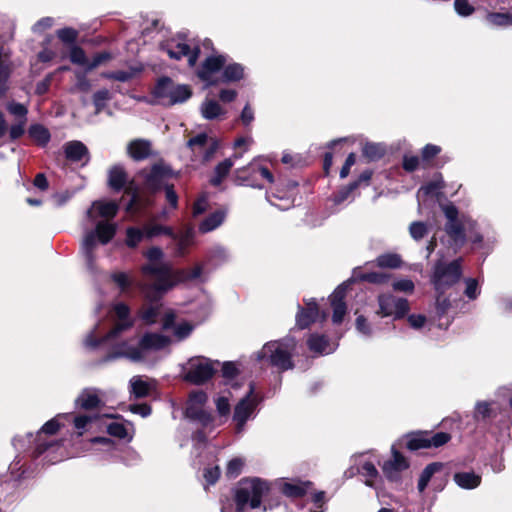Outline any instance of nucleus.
I'll return each instance as SVG.
<instances>
[{
    "label": "nucleus",
    "mask_w": 512,
    "mask_h": 512,
    "mask_svg": "<svg viewBox=\"0 0 512 512\" xmlns=\"http://www.w3.org/2000/svg\"><path fill=\"white\" fill-rule=\"evenodd\" d=\"M465 228V223L460 220L447 222L445 226L446 233L457 247H461L465 243Z\"/></svg>",
    "instance_id": "nucleus-33"
},
{
    "label": "nucleus",
    "mask_w": 512,
    "mask_h": 512,
    "mask_svg": "<svg viewBox=\"0 0 512 512\" xmlns=\"http://www.w3.org/2000/svg\"><path fill=\"white\" fill-rule=\"evenodd\" d=\"M170 343V339L158 333L145 334L139 345L136 347L129 346L127 343H122L118 346L116 355L126 357L132 361H140L144 358V353L147 350H160Z\"/></svg>",
    "instance_id": "nucleus-4"
},
{
    "label": "nucleus",
    "mask_w": 512,
    "mask_h": 512,
    "mask_svg": "<svg viewBox=\"0 0 512 512\" xmlns=\"http://www.w3.org/2000/svg\"><path fill=\"white\" fill-rule=\"evenodd\" d=\"M109 59H111V55L109 53L100 52L94 55L93 59L89 61L84 50L78 46H74L70 51L71 62L83 66L87 70H92Z\"/></svg>",
    "instance_id": "nucleus-19"
},
{
    "label": "nucleus",
    "mask_w": 512,
    "mask_h": 512,
    "mask_svg": "<svg viewBox=\"0 0 512 512\" xmlns=\"http://www.w3.org/2000/svg\"><path fill=\"white\" fill-rule=\"evenodd\" d=\"M253 144V138L251 136H241L238 137L234 142V150L233 154L234 159H239L243 156L245 152L249 150L251 145Z\"/></svg>",
    "instance_id": "nucleus-45"
},
{
    "label": "nucleus",
    "mask_w": 512,
    "mask_h": 512,
    "mask_svg": "<svg viewBox=\"0 0 512 512\" xmlns=\"http://www.w3.org/2000/svg\"><path fill=\"white\" fill-rule=\"evenodd\" d=\"M441 152V148L437 145L428 144L421 152L423 161H430Z\"/></svg>",
    "instance_id": "nucleus-59"
},
{
    "label": "nucleus",
    "mask_w": 512,
    "mask_h": 512,
    "mask_svg": "<svg viewBox=\"0 0 512 512\" xmlns=\"http://www.w3.org/2000/svg\"><path fill=\"white\" fill-rule=\"evenodd\" d=\"M218 147V141L216 139L211 138L208 145L205 147L202 155L200 156L202 158V161L208 162L214 156Z\"/></svg>",
    "instance_id": "nucleus-58"
},
{
    "label": "nucleus",
    "mask_w": 512,
    "mask_h": 512,
    "mask_svg": "<svg viewBox=\"0 0 512 512\" xmlns=\"http://www.w3.org/2000/svg\"><path fill=\"white\" fill-rule=\"evenodd\" d=\"M233 165L234 162L232 158H227L220 162L214 169L213 175L210 179V183L213 186H219L224 181L226 176L229 174Z\"/></svg>",
    "instance_id": "nucleus-36"
},
{
    "label": "nucleus",
    "mask_w": 512,
    "mask_h": 512,
    "mask_svg": "<svg viewBox=\"0 0 512 512\" xmlns=\"http://www.w3.org/2000/svg\"><path fill=\"white\" fill-rule=\"evenodd\" d=\"M146 238H153L161 234L174 236V231L170 227L154 223H147L143 226Z\"/></svg>",
    "instance_id": "nucleus-43"
},
{
    "label": "nucleus",
    "mask_w": 512,
    "mask_h": 512,
    "mask_svg": "<svg viewBox=\"0 0 512 512\" xmlns=\"http://www.w3.org/2000/svg\"><path fill=\"white\" fill-rule=\"evenodd\" d=\"M451 439L450 434L445 432H420L411 436L407 442V447L410 450H419L427 448H439Z\"/></svg>",
    "instance_id": "nucleus-10"
},
{
    "label": "nucleus",
    "mask_w": 512,
    "mask_h": 512,
    "mask_svg": "<svg viewBox=\"0 0 512 512\" xmlns=\"http://www.w3.org/2000/svg\"><path fill=\"white\" fill-rule=\"evenodd\" d=\"M304 501L313 503L317 509L322 508L325 503V493L315 492L314 487L312 486L311 492L304 498Z\"/></svg>",
    "instance_id": "nucleus-52"
},
{
    "label": "nucleus",
    "mask_w": 512,
    "mask_h": 512,
    "mask_svg": "<svg viewBox=\"0 0 512 512\" xmlns=\"http://www.w3.org/2000/svg\"><path fill=\"white\" fill-rule=\"evenodd\" d=\"M326 314H320L316 302L311 301L306 304L305 308H300L296 316V324L300 329L308 328L312 323L326 319Z\"/></svg>",
    "instance_id": "nucleus-20"
},
{
    "label": "nucleus",
    "mask_w": 512,
    "mask_h": 512,
    "mask_svg": "<svg viewBox=\"0 0 512 512\" xmlns=\"http://www.w3.org/2000/svg\"><path fill=\"white\" fill-rule=\"evenodd\" d=\"M295 347V341L290 338L281 341H271L263 346L259 353V358L285 371L293 367L291 358Z\"/></svg>",
    "instance_id": "nucleus-3"
},
{
    "label": "nucleus",
    "mask_w": 512,
    "mask_h": 512,
    "mask_svg": "<svg viewBox=\"0 0 512 512\" xmlns=\"http://www.w3.org/2000/svg\"><path fill=\"white\" fill-rule=\"evenodd\" d=\"M244 77V68L239 64H230L224 67L222 80L224 82H236Z\"/></svg>",
    "instance_id": "nucleus-41"
},
{
    "label": "nucleus",
    "mask_w": 512,
    "mask_h": 512,
    "mask_svg": "<svg viewBox=\"0 0 512 512\" xmlns=\"http://www.w3.org/2000/svg\"><path fill=\"white\" fill-rule=\"evenodd\" d=\"M482 477L473 471H463L454 474L455 483L463 489H475L481 484Z\"/></svg>",
    "instance_id": "nucleus-32"
},
{
    "label": "nucleus",
    "mask_w": 512,
    "mask_h": 512,
    "mask_svg": "<svg viewBox=\"0 0 512 512\" xmlns=\"http://www.w3.org/2000/svg\"><path fill=\"white\" fill-rule=\"evenodd\" d=\"M419 162L418 156L405 155L403 158V168L408 172L415 171L419 166Z\"/></svg>",
    "instance_id": "nucleus-61"
},
{
    "label": "nucleus",
    "mask_w": 512,
    "mask_h": 512,
    "mask_svg": "<svg viewBox=\"0 0 512 512\" xmlns=\"http://www.w3.org/2000/svg\"><path fill=\"white\" fill-rule=\"evenodd\" d=\"M57 36L62 42L72 44L76 41L78 32L73 28H63L57 31Z\"/></svg>",
    "instance_id": "nucleus-53"
},
{
    "label": "nucleus",
    "mask_w": 512,
    "mask_h": 512,
    "mask_svg": "<svg viewBox=\"0 0 512 512\" xmlns=\"http://www.w3.org/2000/svg\"><path fill=\"white\" fill-rule=\"evenodd\" d=\"M130 388L135 398H144L149 396L156 389V381L144 379L141 376H135L130 380Z\"/></svg>",
    "instance_id": "nucleus-26"
},
{
    "label": "nucleus",
    "mask_w": 512,
    "mask_h": 512,
    "mask_svg": "<svg viewBox=\"0 0 512 512\" xmlns=\"http://www.w3.org/2000/svg\"><path fill=\"white\" fill-rule=\"evenodd\" d=\"M258 178L264 179L269 183L273 182V175L269 169L258 164L256 161H253L245 168L235 171V179L239 184H250L258 180Z\"/></svg>",
    "instance_id": "nucleus-14"
},
{
    "label": "nucleus",
    "mask_w": 512,
    "mask_h": 512,
    "mask_svg": "<svg viewBox=\"0 0 512 512\" xmlns=\"http://www.w3.org/2000/svg\"><path fill=\"white\" fill-rule=\"evenodd\" d=\"M245 466V460L241 457L231 459L226 467V476L228 478L238 477Z\"/></svg>",
    "instance_id": "nucleus-47"
},
{
    "label": "nucleus",
    "mask_w": 512,
    "mask_h": 512,
    "mask_svg": "<svg viewBox=\"0 0 512 512\" xmlns=\"http://www.w3.org/2000/svg\"><path fill=\"white\" fill-rule=\"evenodd\" d=\"M127 152L134 160L146 159L151 154V143L143 139L133 140L129 143Z\"/></svg>",
    "instance_id": "nucleus-31"
},
{
    "label": "nucleus",
    "mask_w": 512,
    "mask_h": 512,
    "mask_svg": "<svg viewBox=\"0 0 512 512\" xmlns=\"http://www.w3.org/2000/svg\"><path fill=\"white\" fill-rule=\"evenodd\" d=\"M454 8L462 17H468L475 12L474 6L468 0H455Z\"/></svg>",
    "instance_id": "nucleus-50"
},
{
    "label": "nucleus",
    "mask_w": 512,
    "mask_h": 512,
    "mask_svg": "<svg viewBox=\"0 0 512 512\" xmlns=\"http://www.w3.org/2000/svg\"><path fill=\"white\" fill-rule=\"evenodd\" d=\"M175 317L174 311L168 310L162 319V327L165 330L173 329L174 336L178 340H182L189 336L193 330V326L187 321H182L175 325Z\"/></svg>",
    "instance_id": "nucleus-22"
},
{
    "label": "nucleus",
    "mask_w": 512,
    "mask_h": 512,
    "mask_svg": "<svg viewBox=\"0 0 512 512\" xmlns=\"http://www.w3.org/2000/svg\"><path fill=\"white\" fill-rule=\"evenodd\" d=\"M201 112L203 117L209 120L225 113L221 105L215 100H206L201 106Z\"/></svg>",
    "instance_id": "nucleus-39"
},
{
    "label": "nucleus",
    "mask_w": 512,
    "mask_h": 512,
    "mask_svg": "<svg viewBox=\"0 0 512 512\" xmlns=\"http://www.w3.org/2000/svg\"><path fill=\"white\" fill-rule=\"evenodd\" d=\"M224 218L225 214L222 211L212 213L199 225L200 232L207 233L216 229L223 223Z\"/></svg>",
    "instance_id": "nucleus-38"
},
{
    "label": "nucleus",
    "mask_w": 512,
    "mask_h": 512,
    "mask_svg": "<svg viewBox=\"0 0 512 512\" xmlns=\"http://www.w3.org/2000/svg\"><path fill=\"white\" fill-rule=\"evenodd\" d=\"M270 495L271 486L268 482L259 478L242 479L234 491L235 510L233 512H250L260 508L262 503L263 510L266 511L268 506L265 503ZM222 512L232 511L223 506Z\"/></svg>",
    "instance_id": "nucleus-2"
},
{
    "label": "nucleus",
    "mask_w": 512,
    "mask_h": 512,
    "mask_svg": "<svg viewBox=\"0 0 512 512\" xmlns=\"http://www.w3.org/2000/svg\"><path fill=\"white\" fill-rule=\"evenodd\" d=\"M216 408L221 416H227L230 412V404L227 397L221 396L216 400Z\"/></svg>",
    "instance_id": "nucleus-63"
},
{
    "label": "nucleus",
    "mask_w": 512,
    "mask_h": 512,
    "mask_svg": "<svg viewBox=\"0 0 512 512\" xmlns=\"http://www.w3.org/2000/svg\"><path fill=\"white\" fill-rule=\"evenodd\" d=\"M113 328L107 334V339L116 338L122 332L130 329L134 321L130 316V308L124 303H117L112 310Z\"/></svg>",
    "instance_id": "nucleus-13"
},
{
    "label": "nucleus",
    "mask_w": 512,
    "mask_h": 512,
    "mask_svg": "<svg viewBox=\"0 0 512 512\" xmlns=\"http://www.w3.org/2000/svg\"><path fill=\"white\" fill-rule=\"evenodd\" d=\"M280 490L285 496L293 500H304L312 490V482L298 480L285 481L281 484Z\"/></svg>",
    "instance_id": "nucleus-21"
},
{
    "label": "nucleus",
    "mask_w": 512,
    "mask_h": 512,
    "mask_svg": "<svg viewBox=\"0 0 512 512\" xmlns=\"http://www.w3.org/2000/svg\"><path fill=\"white\" fill-rule=\"evenodd\" d=\"M497 4H508V12H488L486 14V21L491 26L507 27L512 26V0H496Z\"/></svg>",
    "instance_id": "nucleus-25"
},
{
    "label": "nucleus",
    "mask_w": 512,
    "mask_h": 512,
    "mask_svg": "<svg viewBox=\"0 0 512 512\" xmlns=\"http://www.w3.org/2000/svg\"><path fill=\"white\" fill-rule=\"evenodd\" d=\"M117 232V224L112 221H98L94 231L88 232L82 243V249L88 258L96 247V241L102 245L108 244Z\"/></svg>",
    "instance_id": "nucleus-6"
},
{
    "label": "nucleus",
    "mask_w": 512,
    "mask_h": 512,
    "mask_svg": "<svg viewBox=\"0 0 512 512\" xmlns=\"http://www.w3.org/2000/svg\"><path fill=\"white\" fill-rule=\"evenodd\" d=\"M160 299L161 298L157 300L146 299L149 303L144 304L139 309L138 316L146 324L151 325L157 322L162 307V305L158 303Z\"/></svg>",
    "instance_id": "nucleus-28"
},
{
    "label": "nucleus",
    "mask_w": 512,
    "mask_h": 512,
    "mask_svg": "<svg viewBox=\"0 0 512 512\" xmlns=\"http://www.w3.org/2000/svg\"><path fill=\"white\" fill-rule=\"evenodd\" d=\"M213 373V365L208 359L194 358L188 362L185 377L194 384H201L209 380Z\"/></svg>",
    "instance_id": "nucleus-12"
},
{
    "label": "nucleus",
    "mask_w": 512,
    "mask_h": 512,
    "mask_svg": "<svg viewBox=\"0 0 512 512\" xmlns=\"http://www.w3.org/2000/svg\"><path fill=\"white\" fill-rule=\"evenodd\" d=\"M144 256L150 263L141 267L144 276L154 277L152 283H140L139 288L144 298L157 300L162 298L169 290L181 283L199 278L203 267L201 264L189 269H173L169 263L154 264L162 259L163 251L159 247H151L144 252Z\"/></svg>",
    "instance_id": "nucleus-1"
},
{
    "label": "nucleus",
    "mask_w": 512,
    "mask_h": 512,
    "mask_svg": "<svg viewBox=\"0 0 512 512\" xmlns=\"http://www.w3.org/2000/svg\"><path fill=\"white\" fill-rule=\"evenodd\" d=\"M361 279L373 284H382L388 280V275L380 272H366Z\"/></svg>",
    "instance_id": "nucleus-55"
},
{
    "label": "nucleus",
    "mask_w": 512,
    "mask_h": 512,
    "mask_svg": "<svg viewBox=\"0 0 512 512\" xmlns=\"http://www.w3.org/2000/svg\"><path fill=\"white\" fill-rule=\"evenodd\" d=\"M7 110L12 115L19 117L22 120H26V115H27L28 111H27V108L23 104L11 102L8 104Z\"/></svg>",
    "instance_id": "nucleus-57"
},
{
    "label": "nucleus",
    "mask_w": 512,
    "mask_h": 512,
    "mask_svg": "<svg viewBox=\"0 0 512 512\" xmlns=\"http://www.w3.org/2000/svg\"><path fill=\"white\" fill-rule=\"evenodd\" d=\"M111 277L122 293H127L133 284V279L125 272H115Z\"/></svg>",
    "instance_id": "nucleus-48"
},
{
    "label": "nucleus",
    "mask_w": 512,
    "mask_h": 512,
    "mask_svg": "<svg viewBox=\"0 0 512 512\" xmlns=\"http://www.w3.org/2000/svg\"><path fill=\"white\" fill-rule=\"evenodd\" d=\"M8 58V54L4 52L2 47H0V85L6 82L10 73V68L6 65Z\"/></svg>",
    "instance_id": "nucleus-54"
},
{
    "label": "nucleus",
    "mask_w": 512,
    "mask_h": 512,
    "mask_svg": "<svg viewBox=\"0 0 512 512\" xmlns=\"http://www.w3.org/2000/svg\"><path fill=\"white\" fill-rule=\"evenodd\" d=\"M427 233V227L422 222H413L410 225V234L415 240L422 239Z\"/></svg>",
    "instance_id": "nucleus-56"
},
{
    "label": "nucleus",
    "mask_w": 512,
    "mask_h": 512,
    "mask_svg": "<svg viewBox=\"0 0 512 512\" xmlns=\"http://www.w3.org/2000/svg\"><path fill=\"white\" fill-rule=\"evenodd\" d=\"M360 473L366 477L365 483L369 486L373 485V481L378 475L376 467L371 462H364L360 467Z\"/></svg>",
    "instance_id": "nucleus-49"
},
{
    "label": "nucleus",
    "mask_w": 512,
    "mask_h": 512,
    "mask_svg": "<svg viewBox=\"0 0 512 512\" xmlns=\"http://www.w3.org/2000/svg\"><path fill=\"white\" fill-rule=\"evenodd\" d=\"M139 175L143 177L147 189L157 191L168 184L171 171L163 165L156 164L149 170H142Z\"/></svg>",
    "instance_id": "nucleus-15"
},
{
    "label": "nucleus",
    "mask_w": 512,
    "mask_h": 512,
    "mask_svg": "<svg viewBox=\"0 0 512 512\" xmlns=\"http://www.w3.org/2000/svg\"><path fill=\"white\" fill-rule=\"evenodd\" d=\"M171 237L177 241V255L183 256L186 254L188 247L193 242V228L187 227L179 235L174 233V236Z\"/></svg>",
    "instance_id": "nucleus-37"
},
{
    "label": "nucleus",
    "mask_w": 512,
    "mask_h": 512,
    "mask_svg": "<svg viewBox=\"0 0 512 512\" xmlns=\"http://www.w3.org/2000/svg\"><path fill=\"white\" fill-rule=\"evenodd\" d=\"M211 138L207 136L205 133L198 134L195 137H192L188 141V146L192 150L195 157H200L205 149V147L208 145Z\"/></svg>",
    "instance_id": "nucleus-42"
},
{
    "label": "nucleus",
    "mask_w": 512,
    "mask_h": 512,
    "mask_svg": "<svg viewBox=\"0 0 512 512\" xmlns=\"http://www.w3.org/2000/svg\"><path fill=\"white\" fill-rule=\"evenodd\" d=\"M345 290L337 288L330 296V303L333 310L332 320L335 324H340L347 312V307L344 301Z\"/></svg>",
    "instance_id": "nucleus-24"
},
{
    "label": "nucleus",
    "mask_w": 512,
    "mask_h": 512,
    "mask_svg": "<svg viewBox=\"0 0 512 512\" xmlns=\"http://www.w3.org/2000/svg\"><path fill=\"white\" fill-rule=\"evenodd\" d=\"M462 259H457L449 264L439 262L435 266L432 282L435 289L443 292L446 288L457 283L462 274Z\"/></svg>",
    "instance_id": "nucleus-7"
},
{
    "label": "nucleus",
    "mask_w": 512,
    "mask_h": 512,
    "mask_svg": "<svg viewBox=\"0 0 512 512\" xmlns=\"http://www.w3.org/2000/svg\"><path fill=\"white\" fill-rule=\"evenodd\" d=\"M379 309L377 315L381 317L392 316L400 319L409 311V303L404 298H396L392 294H382L378 297Z\"/></svg>",
    "instance_id": "nucleus-9"
},
{
    "label": "nucleus",
    "mask_w": 512,
    "mask_h": 512,
    "mask_svg": "<svg viewBox=\"0 0 512 512\" xmlns=\"http://www.w3.org/2000/svg\"><path fill=\"white\" fill-rule=\"evenodd\" d=\"M77 404L85 409H95L101 404L100 392L96 389H85L77 399Z\"/></svg>",
    "instance_id": "nucleus-34"
},
{
    "label": "nucleus",
    "mask_w": 512,
    "mask_h": 512,
    "mask_svg": "<svg viewBox=\"0 0 512 512\" xmlns=\"http://www.w3.org/2000/svg\"><path fill=\"white\" fill-rule=\"evenodd\" d=\"M107 432L116 438L131 441L134 435V426L131 422H112L107 427Z\"/></svg>",
    "instance_id": "nucleus-30"
},
{
    "label": "nucleus",
    "mask_w": 512,
    "mask_h": 512,
    "mask_svg": "<svg viewBox=\"0 0 512 512\" xmlns=\"http://www.w3.org/2000/svg\"><path fill=\"white\" fill-rule=\"evenodd\" d=\"M309 349L314 353L329 354L333 351V347L328 339L323 335L313 334L307 341Z\"/></svg>",
    "instance_id": "nucleus-35"
},
{
    "label": "nucleus",
    "mask_w": 512,
    "mask_h": 512,
    "mask_svg": "<svg viewBox=\"0 0 512 512\" xmlns=\"http://www.w3.org/2000/svg\"><path fill=\"white\" fill-rule=\"evenodd\" d=\"M60 429V424H59V421L57 418H54L48 422H46L42 429H41V432L39 434V436H41V434H47V435H53L55 434L58 430Z\"/></svg>",
    "instance_id": "nucleus-62"
},
{
    "label": "nucleus",
    "mask_w": 512,
    "mask_h": 512,
    "mask_svg": "<svg viewBox=\"0 0 512 512\" xmlns=\"http://www.w3.org/2000/svg\"><path fill=\"white\" fill-rule=\"evenodd\" d=\"M465 294L469 299H475L479 294L478 283L475 279H468L466 281Z\"/></svg>",
    "instance_id": "nucleus-64"
},
{
    "label": "nucleus",
    "mask_w": 512,
    "mask_h": 512,
    "mask_svg": "<svg viewBox=\"0 0 512 512\" xmlns=\"http://www.w3.org/2000/svg\"><path fill=\"white\" fill-rule=\"evenodd\" d=\"M256 403L250 396L242 399L235 407L234 420L239 427H242L248 418L252 415Z\"/></svg>",
    "instance_id": "nucleus-27"
},
{
    "label": "nucleus",
    "mask_w": 512,
    "mask_h": 512,
    "mask_svg": "<svg viewBox=\"0 0 512 512\" xmlns=\"http://www.w3.org/2000/svg\"><path fill=\"white\" fill-rule=\"evenodd\" d=\"M401 258L397 254H383L376 259V263L382 268H398L401 266Z\"/></svg>",
    "instance_id": "nucleus-46"
},
{
    "label": "nucleus",
    "mask_w": 512,
    "mask_h": 512,
    "mask_svg": "<svg viewBox=\"0 0 512 512\" xmlns=\"http://www.w3.org/2000/svg\"><path fill=\"white\" fill-rule=\"evenodd\" d=\"M118 210L119 205L116 201H95L88 210V217L94 222L98 218H101L100 221H112L117 215Z\"/></svg>",
    "instance_id": "nucleus-18"
},
{
    "label": "nucleus",
    "mask_w": 512,
    "mask_h": 512,
    "mask_svg": "<svg viewBox=\"0 0 512 512\" xmlns=\"http://www.w3.org/2000/svg\"><path fill=\"white\" fill-rule=\"evenodd\" d=\"M166 51L170 58L176 60L187 57L188 64L191 67L195 66L200 54L198 46L190 47L186 42L175 40L166 44Z\"/></svg>",
    "instance_id": "nucleus-17"
},
{
    "label": "nucleus",
    "mask_w": 512,
    "mask_h": 512,
    "mask_svg": "<svg viewBox=\"0 0 512 512\" xmlns=\"http://www.w3.org/2000/svg\"><path fill=\"white\" fill-rule=\"evenodd\" d=\"M63 149H64L66 158L72 162L88 160V149L80 141L67 142L64 145Z\"/></svg>",
    "instance_id": "nucleus-29"
},
{
    "label": "nucleus",
    "mask_w": 512,
    "mask_h": 512,
    "mask_svg": "<svg viewBox=\"0 0 512 512\" xmlns=\"http://www.w3.org/2000/svg\"><path fill=\"white\" fill-rule=\"evenodd\" d=\"M108 182L110 187L116 191H120L128 184V186L126 187V192L133 193L131 202L127 207V212L131 213L134 209V205L137 202V194L133 188V181L128 182V175L124 167L120 165L113 166L109 170Z\"/></svg>",
    "instance_id": "nucleus-11"
},
{
    "label": "nucleus",
    "mask_w": 512,
    "mask_h": 512,
    "mask_svg": "<svg viewBox=\"0 0 512 512\" xmlns=\"http://www.w3.org/2000/svg\"><path fill=\"white\" fill-rule=\"evenodd\" d=\"M207 400L208 396L203 391L190 393L185 408L186 416L207 426L212 421V415L205 410Z\"/></svg>",
    "instance_id": "nucleus-8"
},
{
    "label": "nucleus",
    "mask_w": 512,
    "mask_h": 512,
    "mask_svg": "<svg viewBox=\"0 0 512 512\" xmlns=\"http://www.w3.org/2000/svg\"><path fill=\"white\" fill-rule=\"evenodd\" d=\"M93 421L92 417L81 415L74 418L75 428L78 430V435L83 434V430Z\"/></svg>",
    "instance_id": "nucleus-60"
},
{
    "label": "nucleus",
    "mask_w": 512,
    "mask_h": 512,
    "mask_svg": "<svg viewBox=\"0 0 512 512\" xmlns=\"http://www.w3.org/2000/svg\"><path fill=\"white\" fill-rule=\"evenodd\" d=\"M223 55H212L205 59L197 71V76L208 86L218 83L217 73L225 66Z\"/></svg>",
    "instance_id": "nucleus-16"
},
{
    "label": "nucleus",
    "mask_w": 512,
    "mask_h": 512,
    "mask_svg": "<svg viewBox=\"0 0 512 512\" xmlns=\"http://www.w3.org/2000/svg\"><path fill=\"white\" fill-rule=\"evenodd\" d=\"M29 136L38 145L45 146L50 140V133L44 126L35 124L29 128Z\"/></svg>",
    "instance_id": "nucleus-40"
},
{
    "label": "nucleus",
    "mask_w": 512,
    "mask_h": 512,
    "mask_svg": "<svg viewBox=\"0 0 512 512\" xmlns=\"http://www.w3.org/2000/svg\"><path fill=\"white\" fill-rule=\"evenodd\" d=\"M438 469L436 464L428 465L424 471L422 472L419 482H418V489L420 492H423L425 488L427 487L432 475L434 472Z\"/></svg>",
    "instance_id": "nucleus-51"
},
{
    "label": "nucleus",
    "mask_w": 512,
    "mask_h": 512,
    "mask_svg": "<svg viewBox=\"0 0 512 512\" xmlns=\"http://www.w3.org/2000/svg\"><path fill=\"white\" fill-rule=\"evenodd\" d=\"M192 92L187 85H175L170 79L158 81L154 88V96L161 104L173 105L190 98Z\"/></svg>",
    "instance_id": "nucleus-5"
},
{
    "label": "nucleus",
    "mask_w": 512,
    "mask_h": 512,
    "mask_svg": "<svg viewBox=\"0 0 512 512\" xmlns=\"http://www.w3.org/2000/svg\"><path fill=\"white\" fill-rule=\"evenodd\" d=\"M144 237L146 236L143 228L129 227L126 230V245L130 248H135Z\"/></svg>",
    "instance_id": "nucleus-44"
},
{
    "label": "nucleus",
    "mask_w": 512,
    "mask_h": 512,
    "mask_svg": "<svg viewBox=\"0 0 512 512\" xmlns=\"http://www.w3.org/2000/svg\"><path fill=\"white\" fill-rule=\"evenodd\" d=\"M408 468L406 458L396 450H393L392 459L386 461L382 467L387 478L394 480L398 477V473Z\"/></svg>",
    "instance_id": "nucleus-23"
}]
</instances>
